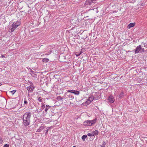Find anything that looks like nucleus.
I'll list each match as a JSON object with an SVG mask.
<instances>
[{"label": "nucleus", "instance_id": "32", "mask_svg": "<svg viewBox=\"0 0 147 147\" xmlns=\"http://www.w3.org/2000/svg\"><path fill=\"white\" fill-rule=\"evenodd\" d=\"M3 142V140L1 138H0V144L2 143Z\"/></svg>", "mask_w": 147, "mask_h": 147}, {"label": "nucleus", "instance_id": "30", "mask_svg": "<svg viewBox=\"0 0 147 147\" xmlns=\"http://www.w3.org/2000/svg\"><path fill=\"white\" fill-rule=\"evenodd\" d=\"M74 90H67V91L69 92H71L73 93Z\"/></svg>", "mask_w": 147, "mask_h": 147}, {"label": "nucleus", "instance_id": "26", "mask_svg": "<svg viewBox=\"0 0 147 147\" xmlns=\"http://www.w3.org/2000/svg\"><path fill=\"white\" fill-rule=\"evenodd\" d=\"M31 72L32 73V74H31L32 76L34 77H35V75L34 74V71H31Z\"/></svg>", "mask_w": 147, "mask_h": 147}, {"label": "nucleus", "instance_id": "22", "mask_svg": "<svg viewBox=\"0 0 147 147\" xmlns=\"http://www.w3.org/2000/svg\"><path fill=\"white\" fill-rule=\"evenodd\" d=\"M0 100L2 101L3 102H5L6 100L3 97H1L0 98Z\"/></svg>", "mask_w": 147, "mask_h": 147}, {"label": "nucleus", "instance_id": "20", "mask_svg": "<svg viewBox=\"0 0 147 147\" xmlns=\"http://www.w3.org/2000/svg\"><path fill=\"white\" fill-rule=\"evenodd\" d=\"M102 143L100 145V146L102 147H104L106 145V143L104 141H103Z\"/></svg>", "mask_w": 147, "mask_h": 147}, {"label": "nucleus", "instance_id": "38", "mask_svg": "<svg viewBox=\"0 0 147 147\" xmlns=\"http://www.w3.org/2000/svg\"><path fill=\"white\" fill-rule=\"evenodd\" d=\"M2 85V84L0 83V86H1Z\"/></svg>", "mask_w": 147, "mask_h": 147}, {"label": "nucleus", "instance_id": "40", "mask_svg": "<svg viewBox=\"0 0 147 147\" xmlns=\"http://www.w3.org/2000/svg\"><path fill=\"white\" fill-rule=\"evenodd\" d=\"M73 147H76L75 146H74Z\"/></svg>", "mask_w": 147, "mask_h": 147}, {"label": "nucleus", "instance_id": "3", "mask_svg": "<svg viewBox=\"0 0 147 147\" xmlns=\"http://www.w3.org/2000/svg\"><path fill=\"white\" fill-rule=\"evenodd\" d=\"M144 49L141 47V45H140L137 46L135 50V53H142L144 52Z\"/></svg>", "mask_w": 147, "mask_h": 147}, {"label": "nucleus", "instance_id": "24", "mask_svg": "<svg viewBox=\"0 0 147 147\" xmlns=\"http://www.w3.org/2000/svg\"><path fill=\"white\" fill-rule=\"evenodd\" d=\"M41 107L42 109H44L45 108V105L43 104V103H41Z\"/></svg>", "mask_w": 147, "mask_h": 147}, {"label": "nucleus", "instance_id": "10", "mask_svg": "<svg viewBox=\"0 0 147 147\" xmlns=\"http://www.w3.org/2000/svg\"><path fill=\"white\" fill-rule=\"evenodd\" d=\"M44 128L45 126L44 125L41 126L39 128L37 129L36 132H40Z\"/></svg>", "mask_w": 147, "mask_h": 147}, {"label": "nucleus", "instance_id": "8", "mask_svg": "<svg viewBox=\"0 0 147 147\" xmlns=\"http://www.w3.org/2000/svg\"><path fill=\"white\" fill-rule=\"evenodd\" d=\"M93 3V0H86L85 2L86 5H91Z\"/></svg>", "mask_w": 147, "mask_h": 147}, {"label": "nucleus", "instance_id": "33", "mask_svg": "<svg viewBox=\"0 0 147 147\" xmlns=\"http://www.w3.org/2000/svg\"><path fill=\"white\" fill-rule=\"evenodd\" d=\"M50 128L49 127H47V128H46V129H47V130L46 131V132H45V134H47V133H48V130H49V129Z\"/></svg>", "mask_w": 147, "mask_h": 147}, {"label": "nucleus", "instance_id": "16", "mask_svg": "<svg viewBox=\"0 0 147 147\" xmlns=\"http://www.w3.org/2000/svg\"><path fill=\"white\" fill-rule=\"evenodd\" d=\"M64 98L62 97L61 96H58L57 97V100H58L59 101L60 100H63V99Z\"/></svg>", "mask_w": 147, "mask_h": 147}, {"label": "nucleus", "instance_id": "36", "mask_svg": "<svg viewBox=\"0 0 147 147\" xmlns=\"http://www.w3.org/2000/svg\"><path fill=\"white\" fill-rule=\"evenodd\" d=\"M1 57L2 58H4V57H5V56L3 55H2L1 56Z\"/></svg>", "mask_w": 147, "mask_h": 147}, {"label": "nucleus", "instance_id": "23", "mask_svg": "<svg viewBox=\"0 0 147 147\" xmlns=\"http://www.w3.org/2000/svg\"><path fill=\"white\" fill-rule=\"evenodd\" d=\"M16 92V90H13L12 91H10L9 92L11 93L12 95H13Z\"/></svg>", "mask_w": 147, "mask_h": 147}, {"label": "nucleus", "instance_id": "19", "mask_svg": "<svg viewBox=\"0 0 147 147\" xmlns=\"http://www.w3.org/2000/svg\"><path fill=\"white\" fill-rule=\"evenodd\" d=\"M123 94L124 93L123 92H121L119 95V98H121L123 96Z\"/></svg>", "mask_w": 147, "mask_h": 147}, {"label": "nucleus", "instance_id": "1", "mask_svg": "<svg viewBox=\"0 0 147 147\" xmlns=\"http://www.w3.org/2000/svg\"><path fill=\"white\" fill-rule=\"evenodd\" d=\"M31 117V113L29 112H26L23 115L22 118L23 124L24 126H27L30 125Z\"/></svg>", "mask_w": 147, "mask_h": 147}, {"label": "nucleus", "instance_id": "37", "mask_svg": "<svg viewBox=\"0 0 147 147\" xmlns=\"http://www.w3.org/2000/svg\"><path fill=\"white\" fill-rule=\"evenodd\" d=\"M145 43H144V47H146V46H145Z\"/></svg>", "mask_w": 147, "mask_h": 147}, {"label": "nucleus", "instance_id": "35", "mask_svg": "<svg viewBox=\"0 0 147 147\" xmlns=\"http://www.w3.org/2000/svg\"><path fill=\"white\" fill-rule=\"evenodd\" d=\"M81 54H80V53H79L78 54H76V56L77 57H78Z\"/></svg>", "mask_w": 147, "mask_h": 147}, {"label": "nucleus", "instance_id": "31", "mask_svg": "<svg viewBox=\"0 0 147 147\" xmlns=\"http://www.w3.org/2000/svg\"><path fill=\"white\" fill-rule=\"evenodd\" d=\"M87 136H93L92 132L91 133H88L87 134Z\"/></svg>", "mask_w": 147, "mask_h": 147}, {"label": "nucleus", "instance_id": "12", "mask_svg": "<svg viewBox=\"0 0 147 147\" xmlns=\"http://www.w3.org/2000/svg\"><path fill=\"white\" fill-rule=\"evenodd\" d=\"M92 133L93 136H94L95 135H98V131L97 130H96L92 132Z\"/></svg>", "mask_w": 147, "mask_h": 147}, {"label": "nucleus", "instance_id": "11", "mask_svg": "<svg viewBox=\"0 0 147 147\" xmlns=\"http://www.w3.org/2000/svg\"><path fill=\"white\" fill-rule=\"evenodd\" d=\"M136 24L135 23H130L127 26V28L129 29H130L131 27H134L135 25Z\"/></svg>", "mask_w": 147, "mask_h": 147}, {"label": "nucleus", "instance_id": "34", "mask_svg": "<svg viewBox=\"0 0 147 147\" xmlns=\"http://www.w3.org/2000/svg\"><path fill=\"white\" fill-rule=\"evenodd\" d=\"M83 50H84V49H81V51H80V53H80V54H81L82 53H83Z\"/></svg>", "mask_w": 147, "mask_h": 147}, {"label": "nucleus", "instance_id": "21", "mask_svg": "<svg viewBox=\"0 0 147 147\" xmlns=\"http://www.w3.org/2000/svg\"><path fill=\"white\" fill-rule=\"evenodd\" d=\"M49 60V59L48 58H44L43 59V61L44 62H48Z\"/></svg>", "mask_w": 147, "mask_h": 147}, {"label": "nucleus", "instance_id": "25", "mask_svg": "<svg viewBox=\"0 0 147 147\" xmlns=\"http://www.w3.org/2000/svg\"><path fill=\"white\" fill-rule=\"evenodd\" d=\"M52 52V51L51 50H50V52L46 53L45 54L47 55H49Z\"/></svg>", "mask_w": 147, "mask_h": 147}, {"label": "nucleus", "instance_id": "27", "mask_svg": "<svg viewBox=\"0 0 147 147\" xmlns=\"http://www.w3.org/2000/svg\"><path fill=\"white\" fill-rule=\"evenodd\" d=\"M24 104H26L28 103L27 101V100L26 99V98H25L24 99Z\"/></svg>", "mask_w": 147, "mask_h": 147}, {"label": "nucleus", "instance_id": "29", "mask_svg": "<svg viewBox=\"0 0 147 147\" xmlns=\"http://www.w3.org/2000/svg\"><path fill=\"white\" fill-rule=\"evenodd\" d=\"M9 144H5L3 146V147H9Z\"/></svg>", "mask_w": 147, "mask_h": 147}, {"label": "nucleus", "instance_id": "5", "mask_svg": "<svg viewBox=\"0 0 147 147\" xmlns=\"http://www.w3.org/2000/svg\"><path fill=\"white\" fill-rule=\"evenodd\" d=\"M108 100L109 103H112L114 102L115 99L113 96L110 95L109 96Z\"/></svg>", "mask_w": 147, "mask_h": 147}, {"label": "nucleus", "instance_id": "18", "mask_svg": "<svg viewBox=\"0 0 147 147\" xmlns=\"http://www.w3.org/2000/svg\"><path fill=\"white\" fill-rule=\"evenodd\" d=\"M67 96H68V98L71 99H73L74 98V96L73 95H71V94H69V95H68Z\"/></svg>", "mask_w": 147, "mask_h": 147}, {"label": "nucleus", "instance_id": "15", "mask_svg": "<svg viewBox=\"0 0 147 147\" xmlns=\"http://www.w3.org/2000/svg\"><path fill=\"white\" fill-rule=\"evenodd\" d=\"M51 107V106H49V105H46V108L45 109V111L46 112H47V111L50 109V108Z\"/></svg>", "mask_w": 147, "mask_h": 147}, {"label": "nucleus", "instance_id": "6", "mask_svg": "<svg viewBox=\"0 0 147 147\" xmlns=\"http://www.w3.org/2000/svg\"><path fill=\"white\" fill-rule=\"evenodd\" d=\"M83 124L84 125L86 126H92L90 120H87L84 121L83 123Z\"/></svg>", "mask_w": 147, "mask_h": 147}, {"label": "nucleus", "instance_id": "28", "mask_svg": "<svg viewBox=\"0 0 147 147\" xmlns=\"http://www.w3.org/2000/svg\"><path fill=\"white\" fill-rule=\"evenodd\" d=\"M38 100L41 102H42V98L41 97H39L38 98Z\"/></svg>", "mask_w": 147, "mask_h": 147}, {"label": "nucleus", "instance_id": "9", "mask_svg": "<svg viewBox=\"0 0 147 147\" xmlns=\"http://www.w3.org/2000/svg\"><path fill=\"white\" fill-rule=\"evenodd\" d=\"M34 88L33 86H28L27 87V89L28 90V92H33Z\"/></svg>", "mask_w": 147, "mask_h": 147}, {"label": "nucleus", "instance_id": "39", "mask_svg": "<svg viewBox=\"0 0 147 147\" xmlns=\"http://www.w3.org/2000/svg\"><path fill=\"white\" fill-rule=\"evenodd\" d=\"M141 5H144L143 4V3H142V4H141Z\"/></svg>", "mask_w": 147, "mask_h": 147}, {"label": "nucleus", "instance_id": "7", "mask_svg": "<svg viewBox=\"0 0 147 147\" xmlns=\"http://www.w3.org/2000/svg\"><path fill=\"white\" fill-rule=\"evenodd\" d=\"M95 98V99L98 100L100 98V94L96 92L95 93L94 95V96Z\"/></svg>", "mask_w": 147, "mask_h": 147}, {"label": "nucleus", "instance_id": "2", "mask_svg": "<svg viewBox=\"0 0 147 147\" xmlns=\"http://www.w3.org/2000/svg\"><path fill=\"white\" fill-rule=\"evenodd\" d=\"M20 24V22L19 21L14 22L12 25V28L10 30V32H13L16 28Z\"/></svg>", "mask_w": 147, "mask_h": 147}, {"label": "nucleus", "instance_id": "13", "mask_svg": "<svg viewBox=\"0 0 147 147\" xmlns=\"http://www.w3.org/2000/svg\"><path fill=\"white\" fill-rule=\"evenodd\" d=\"M97 120L96 118H95L92 120H90L91 124L92 125L94 124L96 122Z\"/></svg>", "mask_w": 147, "mask_h": 147}, {"label": "nucleus", "instance_id": "14", "mask_svg": "<svg viewBox=\"0 0 147 147\" xmlns=\"http://www.w3.org/2000/svg\"><path fill=\"white\" fill-rule=\"evenodd\" d=\"M73 93H74L76 95H78L80 94V92L78 91L74 90Z\"/></svg>", "mask_w": 147, "mask_h": 147}, {"label": "nucleus", "instance_id": "17", "mask_svg": "<svg viewBox=\"0 0 147 147\" xmlns=\"http://www.w3.org/2000/svg\"><path fill=\"white\" fill-rule=\"evenodd\" d=\"M87 136L86 135H84L82 137V139L83 141H84L85 139L87 138Z\"/></svg>", "mask_w": 147, "mask_h": 147}, {"label": "nucleus", "instance_id": "4", "mask_svg": "<svg viewBox=\"0 0 147 147\" xmlns=\"http://www.w3.org/2000/svg\"><path fill=\"white\" fill-rule=\"evenodd\" d=\"M95 99V98L94 96H91L89 98L87 99V101L85 102L84 105L85 106L87 105H89L90 102L92 101L93 100Z\"/></svg>", "mask_w": 147, "mask_h": 147}]
</instances>
